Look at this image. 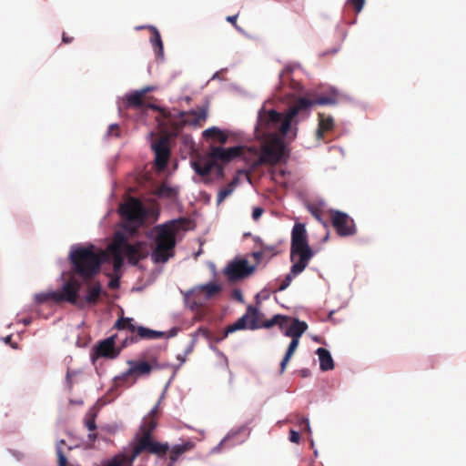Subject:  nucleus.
<instances>
[{
	"label": "nucleus",
	"mask_w": 466,
	"mask_h": 466,
	"mask_svg": "<svg viewBox=\"0 0 466 466\" xmlns=\"http://www.w3.org/2000/svg\"><path fill=\"white\" fill-rule=\"evenodd\" d=\"M314 256L308 243V234L303 224L298 223L292 228L290 259L293 262L290 272L285 277L276 291L285 290L291 283L294 277L300 274L309 265Z\"/></svg>",
	"instance_id": "nucleus-1"
},
{
	"label": "nucleus",
	"mask_w": 466,
	"mask_h": 466,
	"mask_svg": "<svg viewBox=\"0 0 466 466\" xmlns=\"http://www.w3.org/2000/svg\"><path fill=\"white\" fill-rule=\"evenodd\" d=\"M153 110L159 114L156 116L157 125L166 132L171 135H178L185 125L200 127L208 118V106H203L198 109L187 112L177 111L171 113L164 107L158 106H150Z\"/></svg>",
	"instance_id": "nucleus-2"
},
{
	"label": "nucleus",
	"mask_w": 466,
	"mask_h": 466,
	"mask_svg": "<svg viewBox=\"0 0 466 466\" xmlns=\"http://www.w3.org/2000/svg\"><path fill=\"white\" fill-rule=\"evenodd\" d=\"M187 223L186 218L172 219L154 228L155 248L151 258L155 263H166L174 256L176 238Z\"/></svg>",
	"instance_id": "nucleus-3"
},
{
	"label": "nucleus",
	"mask_w": 466,
	"mask_h": 466,
	"mask_svg": "<svg viewBox=\"0 0 466 466\" xmlns=\"http://www.w3.org/2000/svg\"><path fill=\"white\" fill-rule=\"evenodd\" d=\"M104 252L95 251V247H77L71 250L69 258L74 272L83 279H90L99 273Z\"/></svg>",
	"instance_id": "nucleus-4"
},
{
	"label": "nucleus",
	"mask_w": 466,
	"mask_h": 466,
	"mask_svg": "<svg viewBox=\"0 0 466 466\" xmlns=\"http://www.w3.org/2000/svg\"><path fill=\"white\" fill-rule=\"evenodd\" d=\"M159 209L157 206L146 208L137 198L129 197L119 207V214L124 220V228L130 233L136 232L142 227L147 217L157 219Z\"/></svg>",
	"instance_id": "nucleus-5"
},
{
	"label": "nucleus",
	"mask_w": 466,
	"mask_h": 466,
	"mask_svg": "<svg viewBox=\"0 0 466 466\" xmlns=\"http://www.w3.org/2000/svg\"><path fill=\"white\" fill-rule=\"evenodd\" d=\"M337 103V94L331 92L329 95L318 96L314 99L300 96L294 100L293 104L289 108V116L284 121L283 131L290 129L293 122H298L305 119L310 113L311 107L314 105H334Z\"/></svg>",
	"instance_id": "nucleus-6"
},
{
	"label": "nucleus",
	"mask_w": 466,
	"mask_h": 466,
	"mask_svg": "<svg viewBox=\"0 0 466 466\" xmlns=\"http://www.w3.org/2000/svg\"><path fill=\"white\" fill-rule=\"evenodd\" d=\"M281 318L280 314L275 315L271 319L267 320L265 322L259 323V312L258 310L252 307L248 306L247 309V312L239 318L236 322L231 325H228L221 337H218L215 339L216 342L222 341L225 338L228 337V334L233 333L237 330L240 329H257L258 328H271L275 325H278V320Z\"/></svg>",
	"instance_id": "nucleus-7"
},
{
	"label": "nucleus",
	"mask_w": 466,
	"mask_h": 466,
	"mask_svg": "<svg viewBox=\"0 0 466 466\" xmlns=\"http://www.w3.org/2000/svg\"><path fill=\"white\" fill-rule=\"evenodd\" d=\"M251 153L249 154L250 167L257 168L261 165H274L278 163L284 155L283 144L277 140L265 142L260 149L250 147Z\"/></svg>",
	"instance_id": "nucleus-8"
},
{
	"label": "nucleus",
	"mask_w": 466,
	"mask_h": 466,
	"mask_svg": "<svg viewBox=\"0 0 466 466\" xmlns=\"http://www.w3.org/2000/svg\"><path fill=\"white\" fill-rule=\"evenodd\" d=\"M168 450L169 445L167 442H158L155 441L148 432H145L137 438V442L132 449L130 456L133 461H135L141 453L147 452L159 458H164Z\"/></svg>",
	"instance_id": "nucleus-9"
},
{
	"label": "nucleus",
	"mask_w": 466,
	"mask_h": 466,
	"mask_svg": "<svg viewBox=\"0 0 466 466\" xmlns=\"http://www.w3.org/2000/svg\"><path fill=\"white\" fill-rule=\"evenodd\" d=\"M251 148L237 146L229 148H224L222 147L211 146L210 152L208 153L209 158L215 162L220 161L222 163H229L232 160L242 157L246 161H249V154Z\"/></svg>",
	"instance_id": "nucleus-10"
},
{
	"label": "nucleus",
	"mask_w": 466,
	"mask_h": 466,
	"mask_svg": "<svg viewBox=\"0 0 466 466\" xmlns=\"http://www.w3.org/2000/svg\"><path fill=\"white\" fill-rule=\"evenodd\" d=\"M289 116V111L285 116L277 112L276 110L266 111L261 109L258 116L257 128L260 129L263 134H266L271 129L278 128L282 135H287L289 129L283 131V124Z\"/></svg>",
	"instance_id": "nucleus-11"
},
{
	"label": "nucleus",
	"mask_w": 466,
	"mask_h": 466,
	"mask_svg": "<svg viewBox=\"0 0 466 466\" xmlns=\"http://www.w3.org/2000/svg\"><path fill=\"white\" fill-rule=\"evenodd\" d=\"M163 135L151 145L155 153V165L158 170H164L168 163L170 157L169 137H176L166 132L160 126H158Z\"/></svg>",
	"instance_id": "nucleus-12"
},
{
	"label": "nucleus",
	"mask_w": 466,
	"mask_h": 466,
	"mask_svg": "<svg viewBox=\"0 0 466 466\" xmlns=\"http://www.w3.org/2000/svg\"><path fill=\"white\" fill-rule=\"evenodd\" d=\"M115 240L119 245L124 255L127 258L128 262L132 265H137L140 259L146 258L147 252L145 250V244L138 242L135 245L128 243L126 237L121 233H116Z\"/></svg>",
	"instance_id": "nucleus-13"
},
{
	"label": "nucleus",
	"mask_w": 466,
	"mask_h": 466,
	"mask_svg": "<svg viewBox=\"0 0 466 466\" xmlns=\"http://www.w3.org/2000/svg\"><path fill=\"white\" fill-rule=\"evenodd\" d=\"M81 288V284L78 280L71 279L66 282L61 291H52L54 296V301L56 303L62 301H67L73 305L83 307V302L78 300V292Z\"/></svg>",
	"instance_id": "nucleus-14"
},
{
	"label": "nucleus",
	"mask_w": 466,
	"mask_h": 466,
	"mask_svg": "<svg viewBox=\"0 0 466 466\" xmlns=\"http://www.w3.org/2000/svg\"><path fill=\"white\" fill-rule=\"evenodd\" d=\"M130 368L120 376L116 378L117 385H122L128 381L134 375L146 376L149 375L153 369L158 368L157 361L154 360L152 363L147 361H128Z\"/></svg>",
	"instance_id": "nucleus-15"
},
{
	"label": "nucleus",
	"mask_w": 466,
	"mask_h": 466,
	"mask_svg": "<svg viewBox=\"0 0 466 466\" xmlns=\"http://www.w3.org/2000/svg\"><path fill=\"white\" fill-rule=\"evenodd\" d=\"M331 223L338 235L340 237L352 236L356 233L354 220L346 213L339 210H331Z\"/></svg>",
	"instance_id": "nucleus-16"
},
{
	"label": "nucleus",
	"mask_w": 466,
	"mask_h": 466,
	"mask_svg": "<svg viewBox=\"0 0 466 466\" xmlns=\"http://www.w3.org/2000/svg\"><path fill=\"white\" fill-rule=\"evenodd\" d=\"M254 270L255 267L250 266L247 259H239L229 262L224 268V274L228 281L234 282L247 278Z\"/></svg>",
	"instance_id": "nucleus-17"
},
{
	"label": "nucleus",
	"mask_w": 466,
	"mask_h": 466,
	"mask_svg": "<svg viewBox=\"0 0 466 466\" xmlns=\"http://www.w3.org/2000/svg\"><path fill=\"white\" fill-rule=\"evenodd\" d=\"M221 291V287L215 283H208L200 286L198 289L192 290L190 294H187V298L188 300H192V309H198L202 306L203 302L199 299L201 293L204 294L205 299H208L218 294Z\"/></svg>",
	"instance_id": "nucleus-18"
},
{
	"label": "nucleus",
	"mask_w": 466,
	"mask_h": 466,
	"mask_svg": "<svg viewBox=\"0 0 466 466\" xmlns=\"http://www.w3.org/2000/svg\"><path fill=\"white\" fill-rule=\"evenodd\" d=\"M117 334H113L100 341L96 347V356L107 359L116 358L121 350V348L118 349L116 347V340L117 339Z\"/></svg>",
	"instance_id": "nucleus-19"
},
{
	"label": "nucleus",
	"mask_w": 466,
	"mask_h": 466,
	"mask_svg": "<svg viewBox=\"0 0 466 466\" xmlns=\"http://www.w3.org/2000/svg\"><path fill=\"white\" fill-rule=\"evenodd\" d=\"M136 333L137 335L135 336L125 338L122 341L121 348L126 347L129 343L137 342L138 339H157L165 336V333L162 331L153 330L143 326H137Z\"/></svg>",
	"instance_id": "nucleus-20"
},
{
	"label": "nucleus",
	"mask_w": 466,
	"mask_h": 466,
	"mask_svg": "<svg viewBox=\"0 0 466 466\" xmlns=\"http://www.w3.org/2000/svg\"><path fill=\"white\" fill-rule=\"evenodd\" d=\"M145 96L139 90H136L126 96L124 99L125 107L127 108H150L153 104H146ZM151 109H153L151 107Z\"/></svg>",
	"instance_id": "nucleus-21"
},
{
	"label": "nucleus",
	"mask_w": 466,
	"mask_h": 466,
	"mask_svg": "<svg viewBox=\"0 0 466 466\" xmlns=\"http://www.w3.org/2000/svg\"><path fill=\"white\" fill-rule=\"evenodd\" d=\"M194 444L191 441H187L182 444H176L169 447V454H168V460L169 463L168 466H173L177 461L179 459L180 456H182L187 451H189L193 449Z\"/></svg>",
	"instance_id": "nucleus-22"
},
{
	"label": "nucleus",
	"mask_w": 466,
	"mask_h": 466,
	"mask_svg": "<svg viewBox=\"0 0 466 466\" xmlns=\"http://www.w3.org/2000/svg\"><path fill=\"white\" fill-rule=\"evenodd\" d=\"M307 329L308 324L305 321H301L299 319H292V322L284 331V335L286 337L299 339Z\"/></svg>",
	"instance_id": "nucleus-23"
},
{
	"label": "nucleus",
	"mask_w": 466,
	"mask_h": 466,
	"mask_svg": "<svg viewBox=\"0 0 466 466\" xmlns=\"http://www.w3.org/2000/svg\"><path fill=\"white\" fill-rule=\"evenodd\" d=\"M203 137L207 139H212L214 142L225 144L228 141V135L217 127H209L203 132Z\"/></svg>",
	"instance_id": "nucleus-24"
},
{
	"label": "nucleus",
	"mask_w": 466,
	"mask_h": 466,
	"mask_svg": "<svg viewBox=\"0 0 466 466\" xmlns=\"http://www.w3.org/2000/svg\"><path fill=\"white\" fill-rule=\"evenodd\" d=\"M319 359L320 369L324 371L334 369V362L329 351L324 348H319L316 351Z\"/></svg>",
	"instance_id": "nucleus-25"
},
{
	"label": "nucleus",
	"mask_w": 466,
	"mask_h": 466,
	"mask_svg": "<svg viewBox=\"0 0 466 466\" xmlns=\"http://www.w3.org/2000/svg\"><path fill=\"white\" fill-rule=\"evenodd\" d=\"M215 165L216 162L211 158L209 160H198L192 163L196 173L202 177L209 175Z\"/></svg>",
	"instance_id": "nucleus-26"
},
{
	"label": "nucleus",
	"mask_w": 466,
	"mask_h": 466,
	"mask_svg": "<svg viewBox=\"0 0 466 466\" xmlns=\"http://www.w3.org/2000/svg\"><path fill=\"white\" fill-rule=\"evenodd\" d=\"M113 329L119 331L128 330L131 334H135L137 332V326H136L134 319L121 317L115 322Z\"/></svg>",
	"instance_id": "nucleus-27"
},
{
	"label": "nucleus",
	"mask_w": 466,
	"mask_h": 466,
	"mask_svg": "<svg viewBox=\"0 0 466 466\" xmlns=\"http://www.w3.org/2000/svg\"><path fill=\"white\" fill-rule=\"evenodd\" d=\"M333 127L334 120L332 116H327L324 113H319V127L317 133L319 137H322L323 134L331 130Z\"/></svg>",
	"instance_id": "nucleus-28"
},
{
	"label": "nucleus",
	"mask_w": 466,
	"mask_h": 466,
	"mask_svg": "<svg viewBox=\"0 0 466 466\" xmlns=\"http://www.w3.org/2000/svg\"><path fill=\"white\" fill-rule=\"evenodd\" d=\"M110 250L113 257V268L114 271H118L124 263V253L119 248V245L116 243V241L114 239L113 244L110 247Z\"/></svg>",
	"instance_id": "nucleus-29"
},
{
	"label": "nucleus",
	"mask_w": 466,
	"mask_h": 466,
	"mask_svg": "<svg viewBox=\"0 0 466 466\" xmlns=\"http://www.w3.org/2000/svg\"><path fill=\"white\" fill-rule=\"evenodd\" d=\"M101 292H102L101 285L98 282L88 287L87 295L85 297L84 299L81 300L83 302V305L85 303L91 304V305L96 304L99 299V297L101 295Z\"/></svg>",
	"instance_id": "nucleus-30"
},
{
	"label": "nucleus",
	"mask_w": 466,
	"mask_h": 466,
	"mask_svg": "<svg viewBox=\"0 0 466 466\" xmlns=\"http://www.w3.org/2000/svg\"><path fill=\"white\" fill-rule=\"evenodd\" d=\"M150 41L154 47L155 54L157 57L162 58L164 56V47L162 39L158 30L156 27H151Z\"/></svg>",
	"instance_id": "nucleus-31"
},
{
	"label": "nucleus",
	"mask_w": 466,
	"mask_h": 466,
	"mask_svg": "<svg viewBox=\"0 0 466 466\" xmlns=\"http://www.w3.org/2000/svg\"><path fill=\"white\" fill-rule=\"evenodd\" d=\"M299 344V339L291 338V341L288 347L287 352L283 358V360L280 362V373H284L287 368L288 363L289 362V360L293 356L294 352L298 349V346Z\"/></svg>",
	"instance_id": "nucleus-32"
},
{
	"label": "nucleus",
	"mask_w": 466,
	"mask_h": 466,
	"mask_svg": "<svg viewBox=\"0 0 466 466\" xmlns=\"http://www.w3.org/2000/svg\"><path fill=\"white\" fill-rule=\"evenodd\" d=\"M299 344V339L291 338V341L288 347L287 352L283 358V360L280 362V373H284L287 368L288 363L289 362V360L293 356L294 352L298 349V346Z\"/></svg>",
	"instance_id": "nucleus-33"
},
{
	"label": "nucleus",
	"mask_w": 466,
	"mask_h": 466,
	"mask_svg": "<svg viewBox=\"0 0 466 466\" xmlns=\"http://www.w3.org/2000/svg\"><path fill=\"white\" fill-rule=\"evenodd\" d=\"M238 184V178L234 177L229 184H228L225 187L221 188L218 193L217 204L220 205L225 200L226 198L230 196L234 192Z\"/></svg>",
	"instance_id": "nucleus-34"
},
{
	"label": "nucleus",
	"mask_w": 466,
	"mask_h": 466,
	"mask_svg": "<svg viewBox=\"0 0 466 466\" xmlns=\"http://www.w3.org/2000/svg\"><path fill=\"white\" fill-rule=\"evenodd\" d=\"M134 461L132 457L126 454H117L114 456L104 466H132Z\"/></svg>",
	"instance_id": "nucleus-35"
},
{
	"label": "nucleus",
	"mask_w": 466,
	"mask_h": 466,
	"mask_svg": "<svg viewBox=\"0 0 466 466\" xmlns=\"http://www.w3.org/2000/svg\"><path fill=\"white\" fill-rule=\"evenodd\" d=\"M156 194L160 198L174 199L177 195V190L166 184H162L156 191Z\"/></svg>",
	"instance_id": "nucleus-36"
},
{
	"label": "nucleus",
	"mask_w": 466,
	"mask_h": 466,
	"mask_svg": "<svg viewBox=\"0 0 466 466\" xmlns=\"http://www.w3.org/2000/svg\"><path fill=\"white\" fill-rule=\"evenodd\" d=\"M96 414L91 410L86 414L85 426L89 431H94L96 429Z\"/></svg>",
	"instance_id": "nucleus-37"
},
{
	"label": "nucleus",
	"mask_w": 466,
	"mask_h": 466,
	"mask_svg": "<svg viewBox=\"0 0 466 466\" xmlns=\"http://www.w3.org/2000/svg\"><path fill=\"white\" fill-rule=\"evenodd\" d=\"M156 425L157 423L153 418L146 419L140 426L141 434L148 432L149 435H152V431L156 428Z\"/></svg>",
	"instance_id": "nucleus-38"
},
{
	"label": "nucleus",
	"mask_w": 466,
	"mask_h": 466,
	"mask_svg": "<svg viewBox=\"0 0 466 466\" xmlns=\"http://www.w3.org/2000/svg\"><path fill=\"white\" fill-rule=\"evenodd\" d=\"M49 299H52L54 301V296L52 295V292L38 293V294H35V300L37 304L45 303Z\"/></svg>",
	"instance_id": "nucleus-39"
},
{
	"label": "nucleus",
	"mask_w": 466,
	"mask_h": 466,
	"mask_svg": "<svg viewBox=\"0 0 466 466\" xmlns=\"http://www.w3.org/2000/svg\"><path fill=\"white\" fill-rule=\"evenodd\" d=\"M106 136L107 137H120L119 126L117 124H111L107 128Z\"/></svg>",
	"instance_id": "nucleus-40"
},
{
	"label": "nucleus",
	"mask_w": 466,
	"mask_h": 466,
	"mask_svg": "<svg viewBox=\"0 0 466 466\" xmlns=\"http://www.w3.org/2000/svg\"><path fill=\"white\" fill-rule=\"evenodd\" d=\"M297 424L303 428L304 431L310 432L309 421L307 418L297 415Z\"/></svg>",
	"instance_id": "nucleus-41"
},
{
	"label": "nucleus",
	"mask_w": 466,
	"mask_h": 466,
	"mask_svg": "<svg viewBox=\"0 0 466 466\" xmlns=\"http://www.w3.org/2000/svg\"><path fill=\"white\" fill-rule=\"evenodd\" d=\"M348 3L352 5L356 13H360L365 4V0H348Z\"/></svg>",
	"instance_id": "nucleus-42"
},
{
	"label": "nucleus",
	"mask_w": 466,
	"mask_h": 466,
	"mask_svg": "<svg viewBox=\"0 0 466 466\" xmlns=\"http://www.w3.org/2000/svg\"><path fill=\"white\" fill-rule=\"evenodd\" d=\"M290 320L289 317L281 315V318H279V320H278V326L279 329L284 332L286 329L289 328V322Z\"/></svg>",
	"instance_id": "nucleus-43"
},
{
	"label": "nucleus",
	"mask_w": 466,
	"mask_h": 466,
	"mask_svg": "<svg viewBox=\"0 0 466 466\" xmlns=\"http://www.w3.org/2000/svg\"><path fill=\"white\" fill-rule=\"evenodd\" d=\"M56 454H57V457H58V464H59V466H66V463H67L66 458L64 455L62 448L59 447V446L56 448Z\"/></svg>",
	"instance_id": "nucleus-44"
},
{
	"label": "nucleus",
	"mask_w": 466,
	"mask_h": 466,
	"mask_svg": "<svg viewBox=\"0 0 466 466\" xmlns=\"http://www.w3.org/2000/svg\"><path fill=\"white\" fill-rule=\"evenodd\" d=\"M309 210L315 218H317L319 221H321V210L319 208L310 206L309 208Z\"/></svg>",
	"instance_id": "nucleus-45"
},
{
	"label": "nucleus",
	"mask_w": 466,
	"mask_h": 466,
	"mask_svg": "<svg viewBox=\"0 0 466 466\" xmlns=\"http://www.w3.org/2000/svg\"><path fill=\"white\" fill-rule=\"evenodd\" d=\"M300 440L299 433L296 431L291 430L289 431V441L293 443H299Z\"/></svg>",
	"instance_id": "nucleus-46"
},
{
	"label": "nucleus",
	"mask_w": 466,
	"mask_h": 466,
	"mask_svg": "<svg viewBox=\"0 0 466 466\" xmlns=\"http://www.w3.org/2000/svg\"><path fill=\"white\" fill-rule=\"evenodd\" d=\"M262 213H263V209L261 208H258V207L255 208L252 211V218L254 220H258L261 217Z\"/></svg>",
	"instance_id": "nucleus-47"
},
{
	"label": "nucleus",
	"mask_w": 466,
	"mask_h": 466,
	"mask_svg": "<svg viewBox=\"0 0 466 466\" xmlns=\"http://www.w3.org/2000/svg\"><path fill=\"white\" fill-rule=\"evenodd\" d=\"M237 18H238V15H229L226 19L228 22L231 23L235 26L236 29L240 31L241 30L240 27L237 24Z\"/></svg>",
	"instance_id": "nucleus-48"
},
{
	"label": "nucleus",
	"mask_w": 466,
	"mask_h": 466,
	"mask_svg": "<svg viewBox=\"0 0 466 466\" xmlns=\"http://www.w3.org/2000/svg\"><path fill=\"white\" fill-rule=\"evenodd\" d=\"M233 298L238 301H242L243 300V296H242V293L239 289H235L233 291Z\"/></svg>",
	"instance_id": "nucleus-49"
},
{
	"label": "nucleus",
	"mask_w": 466,
	"mask_h": 466,
	"mask_svg": "<svg viewBox=\"0 0 466 466\" xmlns=\"http://www.w3.org/2000/svg\"><path fill=\"white\" fill-rule=\"evenodd\" d=\"M214 168L217 169L218 176L221 177L224 176V168L220 164H218V162H216Z\"/></svg>",
	"instance_id": "nucleus-50"
},
{
	"label": "nucleus",
	"mask_w": 466,
	"mask_h": 466,
	"mask_svg": "<svg viewBox=\"0 0 466 466\" xmlns=\"http://www.w3.org/2000/svg\"><path fill=\"white\" fill-rule=\"evenodd\" d=\"M195 343H196V339H193L191 340V342L189 343L188 348L186 350V354H190L193 351L194 347H195Z\"/></svg>",
	"instance_id": "nucleus-51"
},
{
	"label": "nucleus",
	"mask_w": 466,
	"mask_h": 466,
	"mask_svg": "<svg viewBox=\"0 0 466 466\" xmlns=\"http://www.w3.org/2000/svg\"><path fill=\"white\" fill-rule=\"evenodd\" d=\"M62 41L65 44H70L73 41V37H69L66 33H63Z\"/></svg>",
	"instance_id": "nucleus-52"
},
{
	"label": "nucleus",
	"mask_w": 466,
	"mask_h": 466,
	"mask_svg": "<svg viewBox=\"0 0 466 466\" xmlns=\"http://www.w3.org/2000/svg\"><path fill=\"white\" fill-rule=\"evenodd\" d=\"M152 90H154V87H153V86H146V87H144V88L140 89L139 91H140V92L143 94V96L146 97V95H147L148 92L152 91Z\"/></svg>",
	"instance_id": "nucleus-53"
},
{
	"label": "nucleus",
	"mask_w": 466,
	"mask_h": 466,
	"mask_svg": "<svg viewBox=\"0 0 466 466\" xmlns=\"http://www.w3.org/2000/svg\"><path fill=\"white\" fill-rule=\"evenodd\" d=\"M71 376H72V373L68 370L66 372V381H67V384H68V387L71 389L72 388V385H73V382L71 380Z\"/></svg>",
	"instance_id": "nucleus-54"
},
{
	"label": "nucleus",
	"mask_w": 466,
	"mask_h": 466,
	"mask_svg": "<svg viewBox=\"0 0 466 466\" xmlns=\"http://www.w3.org/2000/svg\"><path fill=\"white\" fill-rule=\"evenodd\" d=\"M109 288L110 289H116L118 287V280L117 279H112L110 282H109Z\"/></svg>",
	"instance_id": "nucleus-55"
},
{
	"label": "nucleus",
	"mask_w": 466,
	"mask_h": 466,
	"mask_svg": "<svg viewBox=\"0 0 466 466\" xmlns=\"http://www.w3.org/2000/svg\"><path fill=\"white\" fill-rule=\"evenodd\" d=\"M96 437H97L96 434V433H92V432L89 433L88 436H87L89 441H91V442H94L96 440Z\"/></svg>",
	"instance_id": "nucleus-56"
},
{
	"label": "nucleus",
	"mask_w": 466,
	"mask_h": 466,
	"mask_svg": "<svg viewBox=\"0 0 466 466\" xmlns=\"http://www.w3.org/2000/svg\"><path fill=\"white\" fill-rule=\"evenodd\" d=\"M199 331H201V332L203 333V335H204L206 338L209 339V337H210V333H209V331H208V330L199 329Z\"/></svg>",
	"instance_id": "nucleus-57"
},
{
	"label": "nucleus",
	"mask_w": 466,
	"mask_h": 466,
	"mask_svg": "<svg viewBox=\"0 0 466 466\" xmlns=\"http://www.w3.org/2000/svg\"><path fill=\"white\" fill-rule=\"evenodd\" d=\"M157 413V406H155L151 411H150V415L153 417L155 416L156 414Z\"/></svg>",
	"instance_id": "nucleus-58"
},
{
	"label": "nucleus",
	"mask_w": 466,
	"mask_h": 466,
	"mask_svg": "<svg viewBox=\"0 0 466 466\" xmlns=\"http://www.w3.org/2000/svg\"><path fill=\"white\" fill-rule=\"evenodd\" d=\"M177 360H180L179 366L182 365L186 361V358L182 357L181 355L177 356Z\"/></svg>",
	"instance_id": "nucleus-59"
},
{
	"label": "nucleus",
	"mask_w": 466,
	"mask_h": 466,
	"mask_svg": "<svg viewBox=\"0 0 466 466\" xmlns=\"http://www.w3.org/2000/svg\"><path fill=\"white\" fill-rule=\"evenodd\" d=\"M23 323H24L25 326H27V325H29V324L31 323V319H23Z\"/></svg>",
	"instance_id": "nucleus-60"
},
{
	"label": "nucleus",
	"mask_w": 466,
	"mask_h": 466,
	"mask_svg": "<svg viewBox=\"0 0 466 466\" xmlns=\"http://www.w3.org/2000/svg\"><path fill=\"white\" fill-rule=\"evenodd\" d=\"M65 444H66L65 441L61 440V441L57 443L56 448H57L58 446L62 448V445H65Z\"/></svg>",
	"instance_id": "nucleus-61"
},
{
	"label": "nucleus",
	"mask_w": 466,
	"mask_h": 466,
	"mask_svg": "<svg viewBox=\"0 0 466 466\" xmlns=\"http://www.w3.org/2000/svg\"><path fill=\"white\" fill-rule=\"evenodd\" d=\"M11 339H12V337L7 336L5 340V342H9Z\"/></svg>",
	"instance_id": "nucleus-62"
},
{
	"label": "nucleus",
	"mask_w": 466,
	"mask_h": 466,
	"mask_svg": "<svg viewBox=\"0 0 466 466\" xmlns=\"http://www.w3.org/2000/svg\"><path fill=\"white\" fill-rule=\"evenodd\" d=\"M263 249H264V250H266V249L273 250V248H271V247H263Z\"/></svg>",
	"instance_id": "nucleus-63"
},
{
	"label": "nucleus",
	"mask_w": 466,
	"mask_h": 466,
	"mask_svg": "<svg viewBox=\"0 0 466 466\" xmlns=\"http://www.w3.org/2000/svg\"><path fill=\"white\" fill-rule=\"evenodd\" d=\"M135 381H136V380H134V379H133V380H132V381H131V382H129L127 386H131V385H133V384L135 383Z\"/></svg>",
	"instance_id": "nucleus-64"
}]
</instances>
